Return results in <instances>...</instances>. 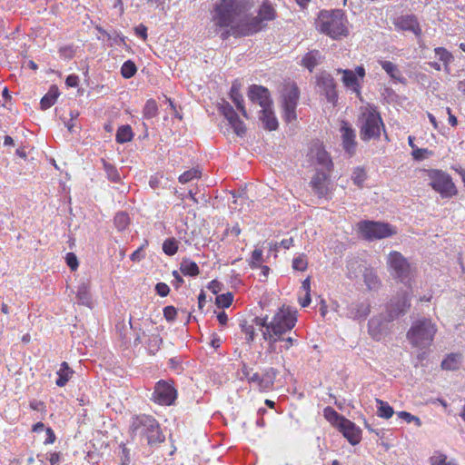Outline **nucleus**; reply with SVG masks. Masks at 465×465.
<instances>
[{
  "label": "nucleus",
  "mask_w": 465,
  "mask_h": 465,
  "mask_svg": "<svg viewBox=\"0 0 465 465\" xmlns=\"http://www.w3.org/2000/svg\"><path fill=\"white\" fill-rule=\"evenodd\" d=\"M250 8V0H218L215 4L213 22L218 27H230V31L223 34L236 37L249 36L257 34L267 27V23L277 17V11L268 1H263L259 6L257 15L251 18H242Z\"/></svg>",
  "instance_id": "f257e3e1"
},
{
  "label": "nucleus",
  "mask_w": 465,
  "mask_h": 465,
  "mask_svg": "<svg viewBox=\"0 0 465 465\" xmlns=\"http://www.w3.org/2000/svg\"><path fill=\"white\" fill-rule=\"evenodd\" d=\"M253 322L256 326L264 328L262 330L264 340L283 341L284 344L281 348L285 351L297 343V340L292 337H283L287 332H291L297 322V312L290 307H281L270 322H267V318L261 317H255Z\"/></svg>",
  "instance_id": "f03ea898"
},
{
  "label": "nucleus",
  "mask_w": 465,
  "mask_h": 465,
  "mask_svg": "<svg viewBox=\"0 0 465 465\" xmlns=\"http://www.w3.org/2000/svg\"><path fill=\"white\" fill-rule=\"evenodd\" d=\"M349 22L342 10H322L318 15L317 26L321 33L332 39L349 35Z\"/></svg>",
  "instance_id": "7ed1b4c3"
},
{
  "label": "nucleus",
  "mask_w": 465,
  "mask_h": 465,
  "mask_svg": "<svg viewBox=\"0 0 465 465\" xmlns=\"http://www.w3.org/2000/svg\"><path fill=\"white\" fill-rule=\"evenodd\" d=\"M360 135L364 142L371 139H379L381 136V128L384 129V124L380 113L371 104L361 108L359 116Z\"/></svg>",
  "instance_id": "20e7f679"
},
{
  "label": "nucleus",
  "mask_w": 465,
  "mask_h": 465,
  "mask_svg": "<svg viewBox=\"0 0 465 465\" xmlns=\"http://www.w3.org/2000/svg\"><path fill=\"white\" fill-rule=\"evenodd\" d=\"M437 331L436 324L430 319L422 318L413 322L407 332V338L412 346L427 348L431 345Z\"/></svg>",
  "instance_id": "39448f33"
},
{
  "label": "nucleus",
  "mask_w": 465,
  "mask_h": 465,
  "mask_svg": "<svg viewBox=\"0 0 465 465\" xmlns=\"http://www.w3.org/2000/svg\"><path fill=\"white\" fill-rule=\"evenodd\" d=\"M242 372L247 381L262 392H267L273 389L276 377L279 373L273 367L266 368L260 373L254 371L252 368H250L245 363H242Z\"/></svg>",
  "instance_id": "423d86ee"
},
{
  "label": "nucleus",
  "mask_w": 465,
  "mask_h": 465,
  "mask_svg": "<svg viewBox=\"0 0 465 465\" xmlns=\"http://www.w3.org/2000/svg\"><path fill=\"white\" fill-rule=\"evenodd\" d=\"M387 268L393 279L406 282L414 277L415 270L400 252L391 251L387 255Z\"/></svg>",
  "instance_id": "0eeeda50"
},
{
  "label": "nucleus",
  "mask_w": 465,
  "mask_h": 465,
  "mask_svg": "<svg viewBox=\"0 0 465 465\" xmlns=\"http://www.w3.org/2000/svg\"><path fill=\"white\" fill-rule=\"evenodd\" d=\"M134 431L144 435L149 444L159 443L164 440L157 420L150 415H140L134 418L132 422Z\"/></svg>",
  "instance_id": "6e6552de"
},
{
  "label": "nucleus",
  "mask_w": 465,
  "mask_h": 465,
  "mask_svg": "<svg viewBox=\"0 0 465 465\" xmlns=\"http://www.w3.org/2000/svg\"><path fill=\"white\" fill-rule=\"evenodd\" d=\"M427 174L430 179L429 184L441 197L450 198L458 193L456 185L449 173L441 170L430 169L427 170Z\"/></svg>",
  "instance_id": "1a4fd4ad"
},
{
  "label": "nucleus",
  "mask_w": 465,
  "mask_h": 465,
  "mask_svg": "<svg viewBox=\"0 0 465 465\" xmlns=\"http://www.w3.org/2000/svg\"><path fill=\"white\" fill-rule=\"evenodd\" d=\"M359 232L368 241L379 240L397 233L395 227L387 223L361 221L357 223Z\"/></svg>",
  "instance_id": "9d476101"
},
{
  "label": "nucleus",
  "mask_w": 465,
  "mask_h": 465,
  "mask_svg": "<svg viewBox=\"0 0 465 465\" xmlns=\"http://www.w3.org/2000/svg\"><path fill=\"white\" fill-rule=\"evenodd\" d=\"M300 97L298 86L294 83H286L282 90V106L283 119L287 123L295 121L297 118L296 107Z\"/></svg>",
  "instance_id": "9b49d317"
},
{
  "label": "nucleus",
  "mask_w": 465,
  "mask_h": 465,
  "mask_svg": "<svg viewBox=\"0 0 465 465\" xmlns=\"http://www.w3.org/2000/svg\"><path fill=\"white\" fill-rule=\"evenodd\" d=\"M177 398V391L174 388L173 381L160 380L155 383L151 400L163 406L173 404Z\"/></svg>",
  "instance_id": "f8f14e48"
},
{
  "label": "nucleus",
  "mask_w": 465,
  "mask_h": 465,
  "mask_svg": "<svg viewBox=\"0 0 465 465\" xmlns=\"http://www.w3.org/2000/svg\"><path fill=\"white\" fill-rule=\"evenodd\" d=\"M331 173L329 171L317 170L310 181V186L320 198L328 197L333 191Z\"/></svg>",
  "instance_id": "ddd939ff"
},
{
  "label": "nucleus",
  "mask_w": 465,
  "mask_h": 465,
  "mask_svg": "<svg viewBox=\"0 0 465 465\" xmlns=\"http://www.w3.org/2000/svg\"><path fill=\"white\" fill-rule=\"evenodd\" d=\"M316 87L318 92L324 95L329 103L335 104L338 100L334 78L327 72H321L316 75Z\"/></svg>",
  "instance_id": "4468645a"
},
{
  "label": "nucleus",
  "mask_w": 465,
  "mask_h": 465,
  "mask_svg": "<svg viewBox=\"0 0 465 465\" xmlns=\"http://www.w3.org/2000/svg\"><path fill=\"white\" fill-rule=\"evenodd\" d=\"M338 74H342L341 81L345 87L351 89L358 96L361 95V82L365 77V69L362 65L357 66L355 71L349 69H338Z\"/></svg>",
  "instance_id": "2eb2a0df"
},
{
  "label": "nucleus",
  "mask_w": 465,
  "mask_h": 465,
  "mask_svg": "<svg viewBox=\"0 0 465 465\" xmlns=\"http://www.w3.org/2000/svg\"><path fill=\"white\" fill-rule=\"evenodd\" d=\"M220 113L227 119L229 124L237 135H242L246 132L244 123L239 118L232 106L226 101L219 104Z\"/></svg>",
  "instance_id": "dca6fc26"
},
{
  "label": "nucleus",
  "mask_w": 465,
  "mask_h": 465,
  "mask_svg": "<svg viewBox=\"0 0 465 465\" xmlns=\"http://www.w3.org/2000/svg\"><path fill=\"white\" fill-rule=\"evenodd\" d=\"M248 96L252 103L258 104L262 107V110L272 106L270 92L264 86L257 84L251 85Z\"/></svg>",
  "instance_id": "f3484780"
},
{
  "label": "nucleus",
  "mask_w": 465,
  "mask_h": 465,
  "mask_svg": "<svg viewBox=\"0 0 465 465\" xmlns=\"http://www.w3.org/2000/svg\"><path fill=\"white\" fill-rule=\"evenodd\" d=\"M309 155L312 163L322 166L323 171H332L333 163L329 153L322 145L317 144L312 147Z\"/></svg>",
  "instance_id": "a211bd4d"
},
{
  "label": "nucleus",
  "mask_w": 465,
  "mask_h": 465,
  "mask_svg": "<svg viewBox=\"0 0 465 465\" xmlns=\"http://www.w3.org/2000/svg\"><path fill=\"white\" fill-rule=\"evenodd\" d=\"M351 445H357L361 440V430L348 419L342 420L337 428Z\"/></svg>",
  "instance_id": "6ab92c4d"
},
{
  "label": "nucleus",
  "mask_w": 465,
  "mask_h": 465,
  "mask_svg": "<svg viewBox=\"0 0 465 465\" xmlns=\"http://www.w3.org/2000/svg\"><path fill=\"white\" fill-rule=\"evenodd\" d=\"M340 131L343 149L350 155H353L355 153L357 147L356 135L354 130L348 124L347 122L342 121Z\"/></svg>",
  "instance_id": "aec40b11"
},
{
  "label": "nucleus",
  "mask_w": 465,
  "mask_h": 465,
  "mask_svg": "<svg viewBox=\"0 0 465 465\" xmlns=\"http://www.w3.org/2000/svg\"><path fill=\"white\" fill-rule=\"evenodd\" d=\"M393 25L396 29L401 31H410L416 35H420L421 29L420 24L413 15H401L394 19Z\"/></svg>",
  "instance_id": "412c9836"
},
{
  "label": "nucleus",
  "mask_w": 465,
  "mask_h": 465,
  "mask_svg": "<svg viewBox=\"0 0 465 465\" xmlns=\"http://www.w3.org/2000/svg\"><path fill=\"white\" fill-rule=\"evenodd\" d=\"M411 307L410 297L407 292L391 300L389 305V313L391 319L405 313Z\"/></svg>",
  "instance_id": "4be33fe9"
},
{
  "label": "nucleus",
  "mask_w": 465,
  "mask_h": 465,
  "mask_svg": "<svg viewBox=\"0 0 465 465\" xmlns=\"http://www.w3.org/2000/svg\"><path fill=\"white\" fill-rule=\"evenodd\" d=\"M322 55L318 50H311L306 53L302 59V65L307 68L310 72H312L313 69L322 62Z\"/></svg>",
  "instance_id": "5701e85b"
},
{
  "label": "nucleus",
  "mask_w": 465,
  "mask_h": 465,
  "mask_svg": "<svg viewBox=\"0 0 465 465\" xmlns=\"http://www.w3.org/2000/svg\"><path fill=\"white\" fill-rule=\"evenodd\" d=\"M241 86L238 84H232L230 90V98L234 103L237 109L241 112L243 117L248 118L247 111L244 107V100L240 92Z\"/></svg>",
  "instance_id": "b1692460"
},
{
  "label": "nucleus",
  "mask_w": 465,
  "mask_h": 465,
  "mask_svg": "<svg viewBox=\"0 0 465 465\" xmlns=\"http://www.w3.org/2000/svg\"><path fill=\"white\" fill-rule=\"evenodd\" d=\"M74 371L71 369L66 361H63L56 374L58 375L55 384L58 387H64L72 379Z\"/></svg>",
  "instance_id": "393cba45"
},
{
  "label": "nucleus",
  "mask_w": 465,
  "mask_h": 465,
  "mask_svg": "<svg viewBox=\"0 0 465 465\" xmlns=\"http://www.w3.org/2000/svg\"><path fill=\"white\" fill-rule=\"evenodd\" d=\"M261 120L263 123L264 127L269 131H274L278 128V121L272 106L262 110Z\"/></svg>",
  "instance_id": "a878e982"
},
{
  "label": "nucleus",
  "mask_w": 465,
  "mask_h": 465,
  "mask_svg": "<svg viewBox=\"0 0 465 465\" xmlns=\"http://www.w3.org/2000/svg\"><path fill=\"white\" fill-rule=\"evenodd\" d=\"M379 64L391 79L396 80L400 83L403 82L404 78L402 77L397 64L391 63V61L385 60H380Z\"/></svg>",
  "instance_id": "bb28decb"
},
{
  "label": "nucleus",
  "mask_w": 465,
  "mask_h": 465,
  "mask_svg": "<svg viewBox=\"0 0 465 465\" xmlns=\"http://www.w3.org/2000/svg\"><path fill=\"white\" fill-rule=\"evenodd\" d=\"M59 96V90L55 85L50 87L49 91L44 95L40 101L41 109L46 110L50 108Z\"/></svg>",
  "instance_id": "cd10ccee"
},
{
  "label": "nucleus",
  "mask_w": 465,
  "mask_h": 465,
  "mask_svg": "<svg viewBox=\"0 0 465 465\" xmlns=\"http://www.w3.org/2000/svg\"><path fill=\"white\" fill-rule=\"evenodd\" d=\"M180 271L186 276H197L200 273L197 263L190 259H183L180 264Z\"/></svg>",
  "instance_id": "c85d7f7f"
},
{
  "label": "nucleus",
  "mask_w": 465,
  "mask_h": 465,
  "mask_svg": "<svg viewBox=\"0 0 465 465\" xmlns=\"http://www.w3.org/2000/svg\"><path fill=\"white\" fill-rule=\"evenodd\" d=\"M461 356L458 353L449 354L441 362V368L447 371H455L460 367Z\"/></svg>",
  "instance_id": "c756f323"
},
{
  "label": "nucleus",
  "mask_w": 465,
  "mask_h": 465,
  "mask_svg": "<svg viewBox=\"0 0 465 465\" xmlns=\"http://www.w3.org/2000/svg\"><path fill=\"white\" fill-rule=\"evenodd\" d=\"M133 138L134 133L130 125H122L117 129L115 140L118 143L130 142Z\"/></svg>",
  "instance_id": "7c9ffc66"
},
{
  "label": "nucleus",
  "mask_w": 465,
  "mask_h": 465,
  "mask_svg": "<svg viewBox=\"0 0 465 465\" xmlns=\"http://www.w3.org/2000/svg\"><path fill=\"white\" fill-rule=\"evenodd\" d=\"M324 418L334 427L338 428L344 416L340 415L332 407H326L323 409Z\"/></svg>",
  "instance_id": "2f4dec72"
},
{
  "label": "nucleus",
  "mask_w": 465,
  "mask_h": 465,
  "mask_svg": "<svg viewBox=\"0 0 465 465\" xmlns=\"http://www.w3.org/2000/svg\"><path fill=\"white\" fill-rule=\"evenodd\" d=\"M378 404L377 415L380 418L390 419L394 414L393 408L387 402L381 399H376Z\"/></svg>",
  "instance_id": "473e14b6"
},
{
  "label": "nucleus",
  "mask_w": 465,
  "mask_h": 465,
  "mask_svg": "<svg viewBox=\"0 0 465 465\" xmlns=\"http://www.w3.org/2000/svg\"><path fill=\"white\" fill-rule=\"evenodd\" d=\"M430 465H458L455 460H448L446 454L440 451H435L430 458Z\"/></svg>",
  "instance_id": "72a5a7b5"
},
{
  "label": "nucleus",
  "mask_w": 465,
  "mask_h": 465,
  "mask_svg": "<svg viewBox=\"0 0 465 465\" xmlns=\"http://www.w3.org/2000/svg\"><path fill=\"white\" fill-rule=\"evenodd\" d=\"M143 114L146 119H152L158 114V105L155 100L149 99L146 101L143 110Z\"/></svg>",
  "instance_id": "f704fd0d"
},
{
  "label": "nucleus",
  "mask_w": 465,
  "mask_h": 465,
  "mask_svg": "<svg viewBox=\"0 0 465 465\" xmlns=\"http://www.w3.org/2000/svg\"><path fill=\"white\" fill-rule=\"evenodd\" d=\"M364 282L369 287V289L377 288L381 282L377 274L373 272L372 269H366L363 274Z\"/></svg>",
  "instance_id": "c9c22d12"
},
{
  "label": "nucleus",
  "mask_w": 465,
  "mask_h": 465,
  "mask_svg": "<svg viewBox=\"0 0 465 465\" xmlns=\"http://www.w3.org/2000/svg\"><path fill=\"white\" fill-rule=\"evenodd\" d=\"M367 179V173L363 167H356L354 168L351 175V180L353 183L357 185L359 188H362L363 183Z\"/></svg>",
  "instance_id": "e433bc0d"
},
{
  "label": "nucleus",
  "mask_w": 465,
  "mask_h": 465,
  "mask_svg": "<svg viewBox=\"0 0 465 465\" xmlns=\"http://www.w3.org/2000/svg\"><path fill=\"white\" fill-rule=\"evenodd\" d=\"M136 72L137 67L135 64L131 60L125 61L121 67V74L125 79L133 77Z\"/></svg>",
  "instance_id": "4c0bfd02"
},
{
  "label": "nucleus",
  "mask_w": 465,
  "mask_h": 465,
  "mask_svg": "<svg viewBox=\"0 0 465 465\" xmlns=\"http://www.w3.org/2000/svg\"><path fill=\"white\" fill-rule=\"evenodd\" d=\"M163 251L169 256L174 255L178 251V242L174 238H168L163 243Z\"/></svg>",
  "instance_id": "58836bf2"
},
{
  "label": "nucleus",
  "mask_w": 465,
  "mask_h": 465,
  "mask_svg": "<svg viewBox=\"0 0 465 465\" xmlns=\"http://www.w3.org/2000/svg\"><path fill=\"white\" fill-rule=\"evenodd\" d=\"M263 262V253L262 249H254L249 261V266L252 269H257L262 266Z\"/></svg>",
  "instance_id": "ea45409f"
},
{
  "label": "nucleus",
  "mask_w": 465,
  "mask_h": 465,
  "mask_svg": "<svg viewBox=\"0 0 465 465\" xmlns=\"http://www.w3.org/2000/svg\"><path fill=\"white\" fill-rule=\"evenodd\" d=\"M434 52L439 60L441 61L445 65H448L453 59L451 53H450L444 47H436Z\"/></svg>",
  "instance_id": "a19ab883"
},
{
  "label": "nucleus",
  "mask_w": 465,
  "mask_h": 465,
  "mask_svg": "<svg viewBox=\"0 0 465 465\" xmlns=\"http://www.w3.org/2000/svg\"><path fill=\"white\" fill-rule=\"evenodd\" d=\"M200 173H201L199 170L193 168V169L183 172L179 176L178 180L181 183H187L193 181V179L200 177Z\"/></svg>",
  "instance_id": "79ce46f5"
},
{
  "label": "nucleus",
  "mask_w": 465,
  "mask_h": 465,
  "mask_svg": "<svg viewBox=\"0 0 465 465\" xmlns=\"http://www.w3.org/2000/svg\"><path fill=\"white\" fill-rule=\"evenodd\" d=\"M233 301V295L232 292H226L216 297V304L222 308H228L232 305Z\"/></svg>",
  "instance_id": "37998d69"
},
{
  "label": "nucleus",
  "mask_w": 465,
  "mask_h": 465,
  "mask_svg": "<svg viewBox=\"0 0 465 465\" xmlns=\"http://www.w3.org/2000/svg\"><path fill=\"white\" fill-rule=\"evenodd\" d=\"M114 224L118 230H124L129 224V216L125 213H118L114 216Z\"/></svg>",
  "instance_id": "c03bdc74"
},
{
  "label": "nucleus",
  "mask_w": 465,
  "mask_h": 465,
  "mask_svg": "<svg viewBox=\"0 0 465 465\" xmlns=\"http://www.w3.org/2000/svg\"><path fill=\"white\" fill-rule=\"evenodd\" d=\"M242 331L245 334V339L248 342H252L255 337L254 324L244 322L242 325Z\"/></svg>",
  "instance_id": "a18cd8bd"
},
{
  "label": "nucleus",
  "mask_w": 465,
  "mask_h": 465,
  "mask_svg": "<svg viewBox=\"0 0 465 465\" xmlns=\"http://www.w3.org/2000/svg\"><path fill=\"white\" fill-rule=\"evenodd\" d=\"M307 266L308 262L304 254H301L292 260V268L296 271L304 272Z\"/></svg>",
  "instance_id": "49530a36"
},
{
  "label": "nucleus",
  "mask_w": 465,
  "mask_h": 465,
  "mask_svg": "<svg viewBox=\"0 0 465 465\" xmlns=\"http://www.w3.org/2000/svg\"><path fill=\"white\" fill-rule=\"evenodd\" d=\"M104 166L107 173V176L111 181L118 182L120 180V175L118 173L117 169L114 166L105 162L104 163Z\"/></svg>",
  "instance_id": "de8ad7c7"
},
{
  "label": "nucleus",
  "mask_w": 465,
  "mask_h": 465,
  "mask_svg": "<svg viewBox=\"0 0 465 465\" xmlns=\"http://www.w3.org/2000/svg\"><path fill=\"white\" fill-rule=\"evenodd\" d=\"M163 316L166 321L173 322L177 316V310L174 306L169 305L163 308Z\"/></svg>",
  "instance_id": "09e8293b"
},
{
  "label": "nucleus",
  "mask_w": 465,
  "mask_h": 465,
  "mask_svg": "<svg viewBox=\"0 0 465 465\" xmlns=\"http://www.w3.org/2000/svg\"><path fill=\"white\" fill-rule=\"evenodd\" d=\"M148 246V241L144 240L143 243L141 247H139L137 250H135L130 256V259L133 262L140 261L144 257V254L143 253V250Z\"/></svg>",
  "instance_id": "8fccbe9b"
},
{
  "label": "nucleus",
  "mask_w": 465,
  "mask_h": 465,
  "mask_svg": "<svg viewBox=\"0 0 465 465\" xmlns=\"http://www.w3.org/2000/svg\"><path fill=\"white\" fill-rule=\"evenodd\" d=\"M66 264L72 271H75L78 267V260L74 252H68L65 257Z\"/></svg>",
  "instance_id": "3c124183"
},
{
  "label": "nucleus",
  "mask_w": 465,
  "mask_h": 465,
  "mask_svg": "<svg viewBox=\"0 0 465 465\" xmlns=\"http://www.w3.org/2000/svg\"><path fill=\"white\" fill-rule=\"evenodd\" d=\"M155 291L161 297H166L170 293V287L165 282H158Z\"/></svg>",
  "instance_id": "603ef678"
},
{
  "label": "nucleus",
  "mask_w": 465,
  "mask_h": 465,
  "mask_svg": "<svg viewBox=\"0 0 465 465\" xmlns=\"http://www.w3.org/2000/svg\"><path fill=\"white\" fill-rule=\"evenodd\" d=\"M29 406L32 410L40 411L42 413L46 412V406L44 401L33 400L30 401Z\"/></svg>",
  "instance_id": "864d4df0"
},
{
  "label": "nucleus",
  "mask_w": 465,
  "mask_h": 465,
  "mask_svg": "<svg viewBox=\"0 0 465 465\" xmlns=\"http://www.w3.org/2000/svg\"><path fill=\"white\" fill-rule=\"evenodd\" d=\"M134 31L136 35L141 37L143 41L147 39V27L144 25L140 24L138 26L134 28Z\"/></svg>",
  "instance_id": "5fc2aeb1"
},
{
  "label": "nucleus",
  "mask_w": 465,
  "mask_h": 465,
  "mask_svg": "<svg viewBox=\"0 0 465 465\" xmlns=\"http://www.w3.org/2000/svg\"><path fill=\"white\" fill-rule=\"evenodd\" d=\"M425 153H431L428 149L418 148L412 151V156L416 160H421Z\"/></svg>",
  "instance_id": "6e6d98bb"
},
{
  "label": "nucleus",
  "mask_w": 465,
  "mask_h": 465,
  "mask_svg": "<svg viewBox=\"0 0 465 465\" xmlns=\"http://www.w3.org/2000/svg\"><path fill=\"white\" fill-rule=\"evenodd\" d=\"M65 84L69 87H76L79 84V77L76 74H70L66 77Z\"/></svg>",
  "instance_id": "4d7b16f0"
},
{
  "label": "nucleus",
  "mask_w": 465,
  "mask_h": 465,
  "mask_svg": "<svg viewBox=\"0 0 465 465\" xmlns=\"http://www.w3.org/2000/svg\"><path fill=\"white\" fill-rule=\"evenodd\" d=\"M311 293H304L303 296L299 297V303L302 307H307L311 303Z\"/></svg>",
  "instance_id": "13d9d810"
},
{
  "label": "nucleus",
  "mask_w": 465,
  "mask_h": 465,
  "mask_svg": "<svg viewBox=\"0 0 465 465\" xmlns=\"http://www.w3.org/2000/svg\"><path fill=\"white\" fill-rule=\"evenodd\" d=\"M45 431H46V434H47V438L45 440V444H52V443H54L55 441V439H56L54 430L51 428H46Z\"/></svg>",
  "instance_id": "bf43d9fd"
},
{
  "label": "nucleus",
  "mask_w": 465,
  "mask_h": 465,
  "mask_svg": "<svg viewBox=\"0 0 465 465\" xmlns=\"http://www.w3.org/2000/svg\"><path fill=\"white\" fill-rule=\"evenodd\" d=\"M208 288L214 294H217L221 291V283L216 280H213L212 282H210Z\"/></svg>",
  "instance_id": "052dcab7"
},
{
  "label": "nucleus",
  "mask_w": 465,
  "mask_h": 465,
  "mask_svg": "<svg viewBox=\"0 0 465 465\" xmlns=\"http://www.w3.org/2000/svg\"><path fill=\"white\" fill-rule=\"evenodd\" d=\"M301 291L304 293H311V278L307 277L303 280L301 286Z\"/></svg>",
  "instance_id": "680f3d73"
},
{
  "label": "nucleus",
  "mask_w": 465,
  "mask_h": 465,
  "mask_svg": "<svg viewBox=\"0 0 465 465\" xmlns=\"http://www.w3.org/2000/svg\"><path fill=\"white\" fill-rule=\"evenodd\" d=\"M398 416L408 423H411L414 417V415L408 411H400L398 412Z\"/></svg>",
  "instance_id": "e2e57ef3"
},
{
  "label": "nucleus",
  "mask_w": 465,
  "mask_h": 465,
  "mask_svg": "<svg viewBox=\"0 0 465 465\" xmlns=\"http://www.w3.org/2000/svg\"><path fill=\"white\" fill-rule=\"evenodd\" d=\"M217 320L219 323L223 326L227 324L228 322V316L225 312H221L217 314Z\"/></svg>",
  "instance_id": "0e129e2a"
},
{
  "label": "nucleus",
  "mask_w": 465,
  "mask_h": 465,
  "mask_svg": "<svg viewBox=\"0 0 465 465\" xmlns=\"http://www.w3.org/2000/svg\"><path fill=\"white\" fill-rule=\"evenodd\" d=\"M447 114H449V123L452 126H456L458 124L457 117L451 114V110L450 107L446 108Z\"/></svg>",
  "instance_id": "69168bd1"
},
{
  "label": "nucleus",
  "mask_w": 465,
  "mask_h": 465,
  "mask_svg": "<svg viewBox=\"0 0 465 465\" xmlns=\"http://www.w3.org/2000/svg\"><path fill=\"white\" fill-rule=\"evenodd\" d=\"M51 465H54L59 462L60 460V453L59 452H53L50 454L48 458Z\"/></svg>",
  "instance_id": "338daca9"
},
{
  "label": "nucleus",
  "mask_w": 465,
  "mask_h": 465,
  "mask_svg": "<svg viewBox=\"0 0 465 465\" xmlns=\"http://www.w3.org/2000/svg\"><path fill=\"white\" fill-rule=\"evenodd\" d=\"M281 246L284 249H289L291 246L293 245V239L292 237L282 239L280 242Z\"/></svg>",
  "instance_id": "774afa93"
}]
</instances>
